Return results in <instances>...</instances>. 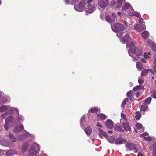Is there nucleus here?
<instances>
[{"label":"nucleus","mask_w":156,"mask_h":156,"mask_svg":"<svg viewBox=\"0 0 156 156\" xmlns=\"http://www.w3.org/2000/svg\"><path fill=\"white\" fill-rule=\"evenodd\" d=\"M136 42L135 41H129L127 44V48L129 47L128 53L129 55L136 59L135 56H140L142 55V50L140 48L136 47L135 46Z\"/></svg>","instance_id":"nucleus-1"},{"label":"nucleus","mask_w":156,"mask_h":156,"mask_svg":"<svg viewBox=\"0 0 156 156\" xmlns=\"http://www.w3.org/2000/svg\"><path fill=\"white\" fill-rule=\"evenodd\" d=\"M122 12L124 14H126L124 12L126 11L130 16L134 15L137 17H139L140 15L139 13L137 12H135L133 9V8L128 3H126L122 8Z\"/></svg>","instance_id":"nucleus-2"},{"label":"nucleus","mask_w":156,"mask_h":156,"mask_svg":"<svg viewBox=\"0 0 156 156\" xmlns=\"http://www.w3.org/2000/svg\"><path fill=\"white\" fill-rule=\"evenodd\" d=\"M111 28L113 31L118 32L117 35L119 37H120L123 33H122L121 31H123L125 29V27L122 24L118 23H114L113 26H111Z\"/></svg>","instance_id":"nucleus-3"},{"label":"nucleus","mask_w":156,"mask_h":156,"mask_svg":"<svg viewBox=\"0 0 156 156\" xmlns=\"http://www.w3.org/2000/svg\"><path fill=\"white\" fill-rule=\"evenodd\" d=\"M40 147L39 145L35 143H33L28 151L29 156H38L35 155L37 151L40 150Z\"/></svg>","instance_id":"nucleus-4"},{"label":"nucleus","mask_w":156,"mask_h":156,"mask_svg":"<svg viewBox=\"0 0 156 156\" xmlns=\"http://www.w3.org/2000/svg\"><path fill=\"white\" fill-rule=\"evenodd\" d=\"M87 4L85 8V11L86 12L90 14L92 13L94 10L95 7L93 0H87L85 5Z\"/></svg>","instance_id":"nucleus-5"},{"label":"nucleus","mask_w":156,"mask_h":156,"mask_svg":"<svg viewBox=\"0 0 156 156\" xmlns=\"http://www.w3.org/2000/svg\"><path fill=\"white\" fill-rule=\"evenodd\" d=\"M12 109H13L11 108L8 109V107L5 105H2L0 107V112H3L8 109V111L9 112V114H8V113H6L2 114V117L4 118L5 117L8 115H9V114H11L13 113V110H14L15 111L16 110L17 111V113H18V112L16 108H13Z\"/></svg>","instance_id":"nucleus-6"},{"label":"nucleus","mask_w":156,"mask_h":156,"mask_svg":"<svg viewBox=\"0 0 156 156\" xmlns=\"http://www.w3.org/2000/svg\"><path fill=\"white\" fill-rule=\"evenodd\" d=\"M87 0H82L77 5L74 6V9L76 11L82 12L83 11L85 6V2Z\"/></svg>","instance_id":"nucleus-7"},{"label":"nucleus","mask_w":156,"mask_h":156,"mask_svg":"<svg viewBox=\"0 0 156 156\" xmlns=\"http://www.w3.org/2000/svg\"><path fill=\"white\" fill-rule=\"evenodd\" d=\"M108 0H98V5L102 8H105L108 4Z\"/></svg>","instance_id":"nucleus-8"},{"label":"nucleus","mask_w":156,"mask_h":156,"mask_svg":"<svg viewBox=\"0 0 156 156\" xmlns=\"http://www.w3.org/2000/svg\"><path fill=\"white\" fill-rule=\"evenodd\" d=\"M14 118L12 116H9L5 120V124L4 125V127L5 129L8 130L9 128L8 125L13 120Z\"/></svg>","instance_id":"nucleus-9"},{"label":"nucleus","mask_w":156,"mask_h":156,"mask_svg":"<svg viewBox=\"0 0 156 156\" xmlns=\"http://www.w3.org/2000/svg\"><path fill=\"white\" fill-rule=\"evenodd\" d=\"M116 17L115 14L113 13L112 16H107L106 17V20L108 22H113L115 20Z\"/></svg>","instance_id":"nucleus-10"},{"label":"nucleus","mask_w":156,"mask_h":156,"mask_svg":"<svg viewBox=\"0 0 156 156\" xmlns=\"http://www.w3.org/2000/svg\"><path fill=\"white\" fill-rule=\"evenodd\" d=\"M135 29L138 32H141L145 29V26L143 24L142 25L135 24L134 25Z\"/></svg>","instance_id":"nucleus-11"},{"label":"nucleus","mask_w":156,"mask_h":156,"mask_svg":"<svg viewBox=\"0 0 156 156\" xmlns=\"http://www.w3.org/2000/svg\"><path fill=\"white\" fill-rule=\"evenodd\" d=\"M98 129L99 131V134L100 138H102L103 136L105 137L106 138L108 137V135L105 132L99 128H98Z\"/></svg>","instance_id":"nucleus-12"},{"label":"nucleus","mask_w":156,"mask_h":156,"mask_svg":"<svg viewBox=\"0 0 156 156\" xmlns=\"http://www.w3.org/2000/svg\"><path fill=\"white\" fill-rule=\"evenodd\" d=\"M106 125L108 128L112 129L113 127V123L112 120L108 119L106 122Z\"/></svg>","instance_id":"nucleus-13"},{"label":"nucleus","mask_w":156,"mask_h":156,"mask_svg":"<svg viewBox=\"0 0 156 156\" xmlns=\"http://www.w3.org/2000/svg\"><path fill=\"white\" fill-rule=\"evenodd\" d=\"M148 134L147 132H145L143 134L140 135V136L143 138L144 140L147 141H150L151 140V138L150 136H145L148 135Z\"/></svg>","instance_id":"nucleus-14"},{"label":"nucleus","mask_w":156,"mask_h":156,"mask_svg":"<svg viewBox=\"0 0 156 156\" xmlns=\"http://www.w3.org/2000/svg\"><path fill=\"white\" fill-rule=\"evenodd\" d=\"M126 147L127 148L128 150L131 151L134 149L136 148V146L133 143L128 144L127 145H126Z\"/></svg>","instance_id":"nucleus-15"},{"label":"nucleus","mask_w":156,"mask_h":156,"mask_svg":"<svg viewBox=\"0 0 156 156\" xmlns=\"http://www.w3.org/2000/svg\"><path fill=\"white\" fill-rule=\"evenodd\" d=\"M23 129V125H21L19 126H18L15 128L13 131L15 133L21 131Z\"/></svg>","instance_id":"nucleus-16"},{"label":"nucleus","mask_w":156,"mask_h":156,"mask_svg":"<svg viewBox=\"0 0 156 156\" xmlns=\"http://www.w3.org/2000/svg\"><path fill=\"white\" fill-rule=\"evenodd\" d=\"M92 131V129L91 127L89 126L87 127L85 130L86 133L87 135H90Z\"/></svg>","instance_id":"nucleus-17"},{"label":"nucleus","mask_w":156,"mask_h":156,"mask_svg":"<svg viewBox=\"0 0 156 156\" xmlns=\"http://www.w3.org/2000/svg\"><path fill=\"white\" fill-rule=\"evenodd\" d=\"M142 37L144 39L147 38L149 37V32L147 31H144L141 33Z\"/></svg>","instance_id":"nucleus-18"},{"label":"nucleus","mask_w":156,"mask_h":156,"mask_svg":"<svg viewBox=\"0 0 156 156\" xmlns=\"http://www.w3.org/2000/svg\"><path fill=\"white\" fill-rule=\"evenodd\" d=\"M128 34H126L122 39L121 41L122 42L125 43L126 42L128 41L130 39Z\"/></svg>","instance_id":"nucleus-19"},{"label":"nucleus","mask_w":156,"mask_h":156,"mask_svg":"<svg viewBox=\"0 0 156 156\" xmlns=\"http://www.w3.org/2000/svg\"><path fill=\"white\" fill-rule=\"evenodd\" d=\"M122 125L125 130L126 131H130V128L129 126V124H125V123H123L122 124Z\"/></svg>","instance_id":"nucleus-20"},{"label":"nucleus","mask_w":156,"mask_h":156,"mask_svg":"<svg viewBox=\"0 0 156 156\" xmlns=\"http://www.w3.org/2000/svg\"><path fill=\"white\" fill-rule=\"evenodd\" d=\"M126 141L125 140L122 138L117 139L115 140V143L116 144H121Z\"/></svg>","instance_id":"nucleus-21"},{"label":"nucleus","mask_w":156,"mask_h":156,"mask_svg":"<svg viewBox=\"0 0 156 156\" xmlns=\"http://www.w3.org/2000/svg\"><path fill=\"white\" fill-rule=\"evenodd\" d=\"M136 68L139 71L143 69V65L141 62H137L136 64Z\"/></svg>","instance_id":"nucleus-22"},{"label":"nucleus","mask_w":156,"mask_h":156,"mask_svg":"<svg viewBox=\"0 0 156 156\" xmlns=\"http://www.w3.org/2000/svg\"><path fill=\"white\" fill-rule=\"evenodd\" d=\"M98 119L100 120H103L106 118V115L104 114H101L98 115Z\"/></svg>","instance_id":"nucleus-23"},{"label":"nucleus","mask_w":156,"mask_h":156,"mask_svg":"<svg viewBox=\"0 0 156 156\" xmlns=\"http://www.w3.org/2000/svg\"><path fill=\"white\" fill-rule=\"evenodd\" d=\"M125 2V0H117V4L116 6L118 8L122 6V3Z\"/></svg>","instance_id":"nucleus-24"},{"label":"nucleus","mask_w":156,"mask_h":156,"mask_svg":"<svg viewBox=\"0 0 156 156\" xmlns=\"http://www.w3.org/2000/svg\"><path fill=\"white\" fill-rule=\"evenodd\" d=\"M9 136L11 139L12 142H15L16 141V139L15 138L14 135L11 133L9 134Z\"/></svg>","instance_id":"nucleus-25"},{"label":"nucleus","mask_w":156,"mask_h":156,"mask_svg":"<svg viewBox=\"0 0 156 156\" xmlns=\"http://www.w3.org/2000/svg\"><path fill=\"white\" fill-rule=\"evenodd\" d=\"M151 72V70L150 69H145L141 73V76H145L146 74L149 72Z\"/></svg>","instance_id":"nucleus-26"},{"label":"nucleus","mask_w":156,"mask_h":156,"mask_svg":"<svg viewBox=\"0 0 156 156\" xmlns=\"http://www.w3.org/2000/svg\"><path fill=\"white\" fill-rule=\"evenodd\" d=\"M99 110V109L98 107H95L93 108H92L90 111L89 110L88 112L89 113L90 111L91 112L93 113H96Z\"/></svg>","instance_id":"nucleus-27"},{"label":"nucleus","mask_w":156,"mask_h":156,"mask_svg":"<svg viewBox=\"0 0 156 156\" xmlns=\"http://www.w3.org/2000/svg\"><path fill=\"white\" fill-rule=\"evenodd\" d=\"M136 127L138 129H141V130H143V129L142 125L139 123H137L136 124Z\"/></svg>","instance_id":"nucleus-28"},{"label":"nucleus","mask_w":156,"mask_h":156,"mask_svg":"<svg viewBox=\"0 0 156 156\" xmlns=\"http://www.w3.org/2000/svg\"><path fill=\"white\" fill-rule=\"evenodd\" d=\"M143 88V87L142 86L138 85L135 87L133 88V89L134 90H141Z\"/></svg>","instance_id":"nucleus-29"},{"label":"nucleus","mask_w":156,"mask_h":156,"mask_svg":"<svg viewBox=\"0 0 156 156\" xmlns=\"http://www.w3.org/2000/svg\"><path fill=\"white\" fill-rule=\"evenodd\" d=\"M108 140L110 143H113L114 142V138L113 137L111 136L107 138Z\"/></svg>","instance_id":"nucleus-30"},{"label":"nucleus","mask_w":156,"mask_h":156,"mask_svg":"<svg viewBox=\"0 0 156 156\" xmlns=\"http://www.w3.org/2000/svg\"><path fill=\"white\" fill-rule=\"evenodd\" d=\"M115 130L120 131L123 132L124 131L123 129L121 128V127L118 126L116 125V126L115 128Z\"/></svg>","instance_id":"nucleus-31"},{"label":"nucleus","mask_w":156,"mask_h":156,"mask_svg":"<svg viewBox=\"0 0 156 156\" xmlns=\"http://www.w3.org/2000/svg\"><path fill=\"white\" fill-rule=\"evenodd\" d=\"M147 109V105L144 104V105H142L141 107V110L144 111H145Z\"/></svg>","instance_id":"nucleus-32"},{"label":"nucleus","mask_w":156,"mask_h":156,"mask_svg":"<svg viewBox=\"0 0 156 156\" xmlns=\"http://www.w3.org/2000/svg\"><path fill=\"white\" fill-rule=\"evenodd\" d=\"M152 96L154 99H156V90H152L151 92Z\"/></svg>","instance_id":"nucleus-33"},{"label":"nucleus","mask_w":156,"mask_h":156,"mask_svg":"<svg viewBox=\"0 0 156 156\" xmlns=\"http://www.w3.org/2000/svg\"><path fill=\"white\" fill-rule=\"evenodd\" d=\"M151 100V98L149 97L147 98L146 100L144 101V102L146 104H150Z\"/></svg>","instance_id":"nucleus-34"},{"label":"nucleus","mask_w":156,"mask_h":156,"mask_svg":"<svg viewBox=\"0 0 156 156\" xmlns=\"http://www.w3.org/2000/svg\"><path fill=\"white\" fill-rule=\"evenodd\" d=\"M28 147V145L27 144H24L23 145V147L22 149V151L23 152H24L26 150Z\"/></svg>","instance_id":"nucleus-35"},{"label":"nucleus","mask_w":156,"mask_h":156,"mask_svg":"<svg viewBox=\"0 0 156 156\" xmlns=\"http://www.w3.org/2000/svg\"><path fill=\"white\" fill-rule=\"evenodd\" d=\"M150 55V53L149 52L148 53L145 52L144 53V58H146L149 59L150 58L149 56Z\"/></svg>","instance_id":"nucleus-36"},{"label":"nucleus","mask_w":156,"mask_h":156,"mask_svg":"<svg viewBox=\"0 0 156 156\" xmlns=\"http://www.w3.org/2000/svg\"><path fill=\"white\" fill-rule=\"evenodd\" d=\"M135 116L136 118V119H139L141 117V114L140 112H137L136 113Z\"/></svg>","instance_id":"nucleus-37"},{"label":"nucleus","mask_w":156,"mask_h":156,"mask_svg":"<svg viewBox=\"0 0 156 156\" xmlns=\"http://www.w3.org/2000/svg\"><path fill=\"white\" fill-rule=\"evenodd\" d=\"M85 117L83 116L82 117L80 121V125L81 127H82V124L85 121Z\"/></svg>","instance_id":"nucleus-38"},{"label":"nucleus","mask_w":156,"mask_h":156,"mask_svg":"<svg viewBox=\"0 0 156 156\" xmlns=\"http://www.w3.org/2000/svg\"><path fill=\"white\" fill-rule=\"evenodd\" d=\"M6 154L7 155H10L13 154H14V153L12 150H11L7 151L6 152Z\"/></svg>","instance_id":"nucleus-39"},{"label":"nucleus","mask_w":156,"mask_h":156,"mask_svg":"<svg viewBox=\"0 0 156 156\" xmlns=\"http://www.w3.org/2000/svg\"><path fill=\"white\" fill-rule=\"evenodd\" d=\"M128 99L127 98H126L124 100L121 105V107H123L124 106L126 103L128 101Z\"/></svg>","instance_id":"nucleus-40"},{"label":"nucleus","mask_w":156,"mask_h":156,"mask_svg":"<svg viewBox=\"0 0 156 156\" xmlns=\"http://www.w3.org/2000/svg\"><path fill=\"white\" fill-rule=\"evenodd\" d=\"M18 139L20 141L23 140L24 138V136L23 135H20L18 137Z\"/></svg>","instance_id":"nucleus-41"},{"label":"nucleus","mask_w":156,"mask_h":156,"mask_svg":"<svg viewBox=\"0 0 156 156\" xmlns=\"http://www.w3.org/2000/svg\"><path fill=\"white\" fill-rule=\"evenodd\" d=\"M154 149H153V152L155 155V156H156V143H155L153 146Z\"/></svg>","instance_id":"nucleus-42"},{"label":"nucleus","mask_w":156,"mask_h":156,"mask_svg":"<svg viewBox=\"0 0 156 156\" xmlns=\"http://www.w3.org/2000/svg\"><path fill=\"white\" fill-rule=\"evenodd\" d=\"M132 94L131 91H129L127 94V96L129 97H132Z\"/></svg>","instance_id":"nucleus-43"},{"label":"nucleus","mask_w":156,"mask_h":156,"mask_svg":"<svg viewBox=\"0 0 156 156\" xmlns=\"http://www.w3.org/2000/svg\"><path fill=\"white\" fill-rule=\"evenodd\" d=\"M148 43L150 44L151 45H153L154 44L153 42L151 41L150 40H147Z\"/></svg>","instance_id":"nucleus-44"},{"label":"nucleus","mask_w":156,"mask_h":156,"mask_svg":"<svg viewBox=\"0 0 156 156\" xmlns=\"http://www.w3.org/2000/svg\"><path fill=\"white\" fill-rule=\"evenodd\" d=\"M152 48L153 51H156V45L154 44L152 45Z\"/></svg>","instance_id":"nucleus-45"},{"label":"nucleus","mask_w":156,"mask_h":156,"mask_svg":"<svg viewBox=\"0 0 156 156\" xmlns=\"http://www.w3.org/2000/svg\"><path fill=\"white\" fill-rule=\"evenodd\" d=\"M121 116L124 119V120H126V115L122 113Z\"/></svg>","instance_id":"nucleus-46"},{"label":"nucleus","mask_w":156,"mask_h":156,"mask_svg":"<svg viewBox=\"0 0 156 156\" xmlns=\"http://www.w3.org/2000/svg\"><path fill=\"white\" fill-rule=\"evenodd\" d=\"M144 82V81L143 80L141 79H139L138 80V83L140 84H142Z\"/></svg>","instance_id":"nucleus-47"},{"label":"nucleus","mask_w":156,"mask_h":156,"mask_svg":"<svg viewBox=\"0 0 156 156\" xmlns=\"http://www.w3.org/2000/svg\"><path fill=\"white\" fill-rule=\"evenodd\" d=\"M96 126L98 127H99L101 128H102L103 127V126L101 125L98 122L97 125H96Z\"/></svg>","instance_id":"nucleus-48"},{"label":"nucleus","mask_w":156,"mask_h":156,"mask_svg":"<svg viewBox=\"0 0 156 156\" xmlns=\"http://www.w3.org/2000/svg\"><path fill=\"white\" fill-rule=\"evenodd\" d=\"M116 4V1H113L111 3V5L112 6H114Z\"/></svg>","instance_id":"nucleus-49"},{"label":"nucleus","mask_w":156,"mask_h":156,"mask_svg":"<svg viewBox=\"0 0 156 156\" xmlns=\"http://www.w3.org/2000/svg\"><path fill=\"white\" fill-rule=\"evenodd\" d=\"M143 19L142 18H140L139 19V22L140 23L142 24L143 23Z\"/></svg>","instance_id":"nucleus-50"},{"label":"nucleus","mask_w":156,"mask_h":156,"mask_svg":"<svg viewBox=\"0 0 156 156\" xmlns=\"http://www.w3.org/2000/svg\"><path fill=\"white\" fill-rule=\"evenodd\" d=\"M18 119L19 121H22L23 120V119L22 117L19 116L18 117Z\"/></svg>","instance_id":"nucleus-51"},{"label":"nucleus","mask_w":156,"mask_h":156,"mask_svg":"<svg viewBox=\"0 0 156 156\" xmlns=\"http://www.w3.org/2000/svg\"><path fill=\"white\" fill-rule=\"evenodd\" d=\"M152 79L154 81L155 83V84H156V76H153Z\"/></svg>","instance_id":"nucleus-52"},{"label":"nucleus","mask_w":156,"mask_h":156,"mask_svg":"<svg viewBox=\"0 0 156 156\" xmlns=\"http://www.w3.org/2000/svg\"><path fill=\"white\" fill-rule=\"evenodd\" d=\"M142 61L145 63H146V60L144 58H142L141 59Z\"/></svg>","instance_id":"nucleus-53"},{"label":"nucleus","mask_w":156,"mask_h":156,"mask_svg":"<svg viewBox=\"0 0 156 156\" xmlns=\"http://www.w3.org/2000/svg\"><path fill=\"white\" fill-rule=\"evenodd\" d=\"M72 1L73 3H76L79 0H72Z\"/></svg>","instance_id":"nucleus-54"},{"label":"nucleus","mask_w":156,"mask_h":156,"mask_svg":"<svg viewBox=\"0 0 156 156\" xmlns=\"http://www.w3.org/2000/svg\"><path fill=\"white\" fill-rule=\"evenodd\" d=\"M65 1L66 2V4H68L69 3V0H65Z\"/></svg>","instance_id":"nucleus-55"},{"label":"nucleus","mask_w":156,"mask_h":156,"mask_svg":"<svg viewBox=\"0 0 156 156\" xmlns=\"http://www.w3.org/2000/svg\"><path fill=\"white\" fill-rule=\"evenodd\" d=\"M154 71L156 73V66H154Z\"/></svg>","instance_id":"nucleus-56"},{"label":"nucleus","mask_w":156,"mask_h":156,"mask_svg":"<svg viewBox=\"0 0 156 156\" xmlns=\"http://www.w3.org/2000/svg\"><path fill=\"white\" fill-rule=\"evenodd\" d=\"M41 156H47L45 153H43L41 155Z\"/></svg>","instance_id":"nucleus-57"},{"label":"nucleus","mask_w":156,"mask_h":156,"mask_svg":"<svg viewBox=\"0 0 156 156\" xmlns=\"http://www.w3.org/2000/svg\"><path fill=\"white\" fill-rule=\"evenodd\" d=\"M138 156H143V155L141 153H139L138 154Z\"/></svg>","instance_id":"nucleus-58"},{"label":"nucleus","mask_w":156,"mask_h":156,"mask_svg":"<svg viewBox=\"0 0 156 156\" xmlns=\"http://www.w3.org/2000/svg\"><path fill=\"white\" fill-rule=\"evenodd\" d=\"M117 14L119 16H120L121 15V13L120 12H118L117 13Z\"/></svg>","instance_id":"nucleus-59"},{"label":"nucleus","mask_w":156,"mask_h":156,"mask_svg":"<svg viewBox=\"0 0 156 156\" xmlns=\"http://www.w3.org/2000/svg\"><path fill=\"white\" fill-rule=\"evenodd\" d=\"M134 152H135V153H136V152H138V150L136 149L134 151Z\"/></svg>","instance_id":"nucleus-60"},{"label":"nucleus","mask_w":156,"mask_h":156,"mask_svg":"<svg viewBox=\"0 0 156 156\" xmlns=\"http://www.w3.org/2000/svg\"><path fill=\"white\" fill-rule=\"evenodd\" d=\"M124 22L125 23V25H126V26H127V23L125 21H124Z\"/></svg>","instance_id":"nucleus-61"},{"label":"nucleus","mask_w":156,"mask_h":156,"mask_svg":"<svg viewBox=\"0 0 156 156\" xmlns=\"http://www.w3.org/2000/svg\"><path fill=\"white\" fill-rule=\"evenodd\" d=\"M154 64L156 65V58L154 60Z\"/></svg>","instance_id":"nucleus-62"},{"label":"nucleus","mask_w":156,"mask_h":156,"mask_svg":"<svg viewBox=\"0 0 156 156\" xmlns=\"http://www.w3.org/2000/svg\"><path fill=\"white\" fill-rule=\"evenodd\" d=\"M113 131H109L108 132V133H112Z\"/></svg>","instance_id":"nucleus-63"},{"label":"nucleus","mask_w":156,"mask_h":156,"mask_svg":"<svg viewBox=\"0 0 156 156\" xmlns=\"http://www.w3.org/2000/svg\"><path fill=\"white\" fill-rule=\"evenodd\" d=\"M135 131L136 132H137L138 130L137 129L135 130Z\"/></svg>","instance_id":"nucleus-64"}]
</instances>
